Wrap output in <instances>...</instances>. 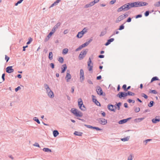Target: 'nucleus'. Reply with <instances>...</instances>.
Instances as JSON below:
<instances>
[{"label": "nucleus", "mask_w": 160, "mask_h": 160, "mask_svg": "<svg viewBox=\"0 0 160 160\" xmlns=\"http://www.w3.org/2000/svg\"><path fill=\"white\" fill-rule=\"evenodd\" d=\"M44 87L48 96L51 98H53L54 97V93L49 87L48 85L47 84H44Z\"/></svg>", "instance_id": "1"}, {"label": "nucleus", "mask_w": 160, "mask_h": 160, "mask_svg": "<svg viewBox=\"0 0 160 160\" xmlns=\"http://www.w3.org/2000/svg\"><path fill=\"white\" fill-rule=\"evenodd\" d=\"M71 112L77 117H82L83 115L82 113L78 110L77 109L72 108L71 110Z\"/></svg>", "instance_id": "2"}, {"label": "nucleus", "mask_w": 160, "mask_h": 160, "mask_svg": "<svg viewBox=\"0 0 160 160\" xmlns=\"http://www.w3.org/2000/svg\"><path fill=\"white\" fill-rule=\"evenodd\" d=\"M88 49H87L82 51L78 56L79 59L81 60L86 55Z\"/></svg>", "instance_id": "3"}, {"label": "nucleus", "mask_w": 160, "mask_h": 160, "mask_svg": "<svg viewBox=\"0 0 160 160\" xmlns=\"http://www.w3.org/2000/svg\"><path fill=\"white\" fill-rule=\"evenodd\" d=\"M87 32V29L84 28L81 31L78 32L76 37L78 38H81L83 35Z\"/></svg>", "instance_id": "4"}, {"label": "nucleus", "mask_w": 160, "mask_h": 160, "mask_svg": "<svg viewBox=\"0 0 160 160\" xmlns=\"http://www.w3.org/2000/svg\"><path fill=\"white\" fill-rule=\"evenodd\" d=\"M97 121L99 123L102 125H105L107 123V120L103 118H99L97 119Z\"/></svg>", "instance_id": "5"}, {"label": "nucleus", "mask_w": 160, "mask_h": 160, "mask_svg": "<svg viewBox=\"0 0 160 160\" xmlns=\"http://www.w3.org/2000/svg\"><path fill=\"white\" fill-rule=\"evenodd\" d=\"M84 79V71L82 69H81L80 72V82H82Z\"/></svg>", "instance_id": "6"}, {"label": "nucleus", "mask_w": 160, "mask_h": 160, "mask_svg": "<svg viewBox=\"0 0 160 160\" xmlns=\"http://www.w3.org/2000/svg\"><path fill=\"white\" fill-rule=\"evenodd\" d=\"M72 76L70 74V71L69 70L67 71V74L65 77V79L67 82H68L69 80L71 78Z\"/></svg>", "instance_id": "7"}, {"label": "nucleus", "mask_w": 160, "mask_h": 160, "mask_svg": "<svg viewBox=\"0 0 160 160\" xmlns=\"http://www.w3.org/2000/svg\"><path fill=\"white\" fill-rule=\"evenodd\" d=\"M127 95H128L127 93L120 92L117 95V96L120 98H121L122 97H125L127 96Z\"/></svg>", "instance_id": "8"}, {"label": "nucleus", "mask_w": 160, "mask_h": 160, "mask_svg": "<svg viewBox=\"0 0 160 160\" xmlns=\"http://www.w3.org/2000/svg\"><path fill=\"white\" fill-rule=\"evenodd\" d=\"M91 63L92 61L91 58H89L88 61V68L89 71H91L92 70L93 66L92 65H91Z\"/></svg>", "instance_id": "9"}, {"label": "nucleus", "mask_w": 160, "mask_h": 160, "mask_svg": "<svg viewBox=\"0 0 160 160\" xmlns=\"http://www.w3.org/2000/svg\"><path fill=\"white\" fill-rule=\"evenodd\" d=\"M96 92L99 95H102L103 93V92L101 87L99 86H98L96 88Z\"/></svg>", "instance_id": "10"}, {"label": "nucleus", "mask_w": 160, "mask_h": 160, "mask_svg": "<svg viewBox=\"0 0 160 160\" xmlns=\"http://www.w3.org/2000/svg\"><path fill=\"white\" fill-rule=\"evenodd\" d=\"M92 97L93 102H94L97 106H100V103L97 100V99L95 98L96 97L94 95H92Z\"/></svg>", "instance_id": "11"}, {"label": "nucleus", "mask_w": 160, "mask_h": 160, "mask_svg": "<svg viewBox=\"0 0 160 160\" xmlns=\"http://www.w3.org/2000/svg\"><path fill=\"white\" fill-rule=\"evenodd\" d=\"M6 72L8 73H11L14 71L12 66L8 67L6 69Z\"/></svg>", "instance_id": "12"}, {"label": "nucleus", "mask_w": 160, "mask_h": 160, "mask_svg": "<svg viewBox=\"0 0 160 160\" xmlns=\"http://www.w3.org/2000/svg\"><path fill=\"white\" fill-rule=\"evenodd\" d=\"M61 23L60 22H58L56 25L53 28L52 30L53 32H55L56 30L60 26Z\"/></svg>", "instance_id": "13"}, {"label": "nucleus", "mask_w": 160, "mask_h": 160, "mask_svg": "<svg viewBox=\"0 0 160 160\" xmlns=\"http://www.w3.org/2000/svg\"><path fill=\"white\" fill-rule=\"evenodd\" d=\"M160 121V116L156 117L155 118L152 120V122L153 123H156Z\"/></svg>", "instance_id": "14"}, {"label": "nucleus", "mask_w": 160, "mask_h": 160, "mask_svg": "<svg viewBox=\"0 0 160 160\" xmlns=\"http://www.w3.org/2000/svg\"><path fill=\"white\" fill-rule=\"evenodd\" d=\"M114 106L112 104H108V109L110 111H113L114 112H115V110L114 109Z\"/></svg>", "instance_id": "15"}, {"label": "nucleus", "mask_w": 160, "mask_h": 160, "mask_svg": "<svg viewBox=\"0 0 160 160\" xmlns=\"http://www.w3.org/2000/svg\"><path fill=\"white\" fill-rule=\"evenodd\" d=\"M124 18L123 17V15H120L116 19V22L118 23L121 20L124 19Z\"/></svg>", "instance_id": "16"}, {"label": "nucleus", "mask_w": 160, "mask_h": 160, "mask_svg": "<svg viewBox=\"0 0 160 160\" xmlns=\"http://www.w3.org/2000/svg\"><path fill=\"white\" fill-rule=\"evenodd\" d=\"M123 6L124 9V11H127L130 9L128 3L124 4Z\"/></svg>", "instance_id": "17"}, {"label": "nucleus", "mask_w": 160, "mask_h": 160, "mask_svg": "<svg viewBox=\"0 0 160 160\" xmlns=\"http://www.w3.org/2000/svg\"><path fill=\"white\" fill-rule=\"evenodd\" d=\"M67 68V66L66 64H64L62 66L61 73H63L65 71Z\"/></svg>", "instance_id": "18"}, {"label": "nucleus", "mask_w": 160, "mask_h": 160, "mask_svg": "<svg viewBox=\"0 0 160 160\" xmlns=\"http://www.w3.org/2000/svg\"><path fill=\"white\" fill-rule=\"evenodd\" d=\"M78 104L79 108H81V106L83 105L82 100L81 98H79L78 99Z\"/></svg>", "instance_id": "19"}, {"label": "nucleus", "mask_w": 160, "mask_h": 160, "mask_svg": "<svg viewBox=\"0 0 160 160\" xmlns=\"http://www.w3.org/2000/svg\"><path fill=\"white\" fill-rule=\"evenodd\" d=\"M139 3L140 4V7L147 6L148 5V3L145 2H139Z\"/></svg>", "instance_id": "20"}, {"label": "nucleus", "mask_w": 160, "mask_h": 160, "mask_svg": "<svg viewBox=\"0 0 160 160\" xmlns=\"http://www.w3.org/2000/svg\"><path fill=\"white\" fill-rule=\"evenodd\" d=\"M53 134L54 137H56L59 134V132L57 130H54L53 132Z\"/></svg>", "instance_id": "21"}, {"label": "nucleus", "mask_w": 160, "mask_h": 160, "mask_svg": "<svg viewBox=\"0 0 160 160\" xmlns=\"http://www.w3.org/2000/svg\"><path fill=\"white\" fill-rule=\"evenodd\" d=\"M74 134L76 136H81L82 134V133L80 132L75 131L74 133Z\"/></svg>", "instance_id": "22"}, {"label": "nucleus", "mask_w": 160, "mask_h": 160, "mask_svg": "<svg viewBox=\"0 0 160 160\" xmlns=\"http://www.w3.org/2000/svg\"><path fill=\"white\" fill-rule=\"evenodd\" d=\"M144 118H136L134 120V121L136 122H139L142 121L144 119Z\"/></svg>", "instance_id": "23"}, {"label": "nucleus", "mask_w": 160, "mask_h": 160, "mask_svg": "<svg viewBox=\"0 0 160 160\" xmlns=\"http://www.w3.org/2000/svg\"><path fill=\"white\" fill-rule=\"evenodd\" d=\"M139 2H133L134 7H140Z\"/></svg>", "instance_id": "24"}, {"label": "nucleus", "mask_w": 160, "mask_h": 160, "mask_svg": "<svg viewBox=\"0 0 160 160\" xmlns=\"http://www.w3.org/2000/svg\"><path fill=\"white\" fill-rule=\"evenodd\" d=\"M43 150L45 152H51V150L48 148H44L43 149Z\"/></svg>", "instance_id": "25"}, {"label": "nucleus", "mask_w": 160, "mask_h": 160, "mask_svg": "<svg viewBox=\"0 0 160 160\" xmlns=\"http://www.w3.org/2000/svg\"><path fill=\"white\" fill-rule=\"evenodd\" d=\"M129 137H127L123 138H121V140L122 141L125 142L126 141H128L129 140Z\"/></svg>", "instance_id": "26"}, {"label": "nucleus", "mask_w": 160, "mask_h": 160, "mask_svg": "<svg viewBox=\"0 0 160 160\" xmlns=\"http://www.w3.org/2000/svg\"><path fill=\"white\" fill-rule=\"evenodd\" d=\"M58 61L60 63H62L63 62L64 60L62 57H60L58 58Z\"/></svg>", "instance_id": "27"}, {"label": "nucleus", "mask_w": 160, "mask_h": 160, "mask_svg": "<svg viewBox=\"0 0 160 160\" xmlns=\"http://www.w3.org/2000/svg\"><path fill=\"white\" fill-rule=\"evenodd\" d=\"M53 54L52 52H50L49 53L48 58L50 60H51L52 59Z\"/></svg>", "instance_id": "28"}, {"label": "nucleus", "mask_w": 160, "mask_h": 160, "mask_svg": "<svg viewBox=\"0 0 160 160\" xmlns=\"http://www.w3.org/2000/svg\"><path fill=\"white\" fill-rule=\"evenodd\" d=\"M126 122V120L125 119H122L119 121L118 122V123L120 124H122Z\"/></svg>", "instance_id": "29"}, {"label": "nucleus", "mask_w": 160, "mask_h": 160, "mask_svg": "<svg viewBox=\"0 0 160 160\" xmlns=\"http://www.w3.org/2000/svg\"><path fill=\"white\" fill-rule=\"evenodd\" d=\"M158 80V78L157 77H154L152 78L151 80V82H152L153 81L155 80Z\"/></svg>", "instance_id": "30"}, {"label": "nucleus", "mask_w": 160, "mask_h": 160, "mask_svg": "<svg viewBox=\"0 0 160 160\" xmlns=\"http://www.w3.org/2000/svg\"><path fill=\"white\" fill-rule=\"evenodd\" d=\"M68 49L67 48H64L63 49L62 51V53L65 54H67L68 52Z\"/></svg>", "instance_id": "31"}, {"label": "nucleus", "mask_w": 160, "mask_h": 160, "mask_svg": "<svg viewBox=\"0 0 160 160\" xmlns=\"http://www.w3.org/2000/svg\"><path fill=\"white\" fill-rule=\"evenodd\" d=\"M121 103L120 102H119L117 104H116V105L117 107V109L118 110H119L120 109V106L121 105Z\"/></svg>", "instance_id": "32"}, {"label": "nucleus", "mask_w": 160, "mask_h": 160, "mask_svg": "<svg viewBox=\"0 0 160 160\" xmlns=\"http://www.w3.org/2000/svg\"><path fill=\"white\" fill-rule=\"evenodd\" d=\"M154 5L156 7H160V1L157 2L155 3Z\"/></svg>", "instance_id": "33"}, {"label": "nucleus", "mask_w": 160, "mask_h": 160, "mask_svg": "<svg viewBox=\"0 0 160 160\" xmlns=\"http://www.w3.org/2000/svg\"><path fill=\"white\" fill-rule=\"evenodd\" d=\"M33 120L36 122L38 124H40V122L38 118L37 117H34L33 118Z\"/></svg>", "instance_id": "34"}, {"label": "nucleus", "mask_w": 160, "mask_h": 160, "mask_svg": "<svg viewBox=\"0 0 160 160\" xmlns=\"http://www.w3.org/2000/svg\"><path fill=\"white\" fill-rule=\"evenodd\" d=\"M123 10L124 11V9L123 6H122L118 9L117 11L118 12H120L122 11Z\"/></svg>", "instance_id": "35"}, {"label": "nucleus", "mask_w": 160, "mask_h": 160, "mask_svg": "<svg viewBox=\"0 0 160 160\" xmlns=\"http://www.w3.org/2000/svg\"><path fill=\"white\" fill-rule=\"evenodd\" d=\"M154 102L153 101H151L148 104V106L149 107H152L153 105Z\"/></svg>", "instance_id": "36"}, {"label": "nucleus", "mask_w": 160, "mask_h": 160, "mask_svg": "<svg viewBox=\"0 0 160 160\" xmlns=\"http://www.w3.org/2000/svg\"><path fill=\"white\" fill-rule=\"evenodd\" d=\"M88 45V43L87 42H86L84 44L81 45V48H84V47H85L86 46H87Z\"/></svg>", "instance_id": "37"}, {"label": "nucleus", "mask_w": 160, "mask_h": 160, "mask_svg": "<svg viewBox=\"0 0 160 160\" xmlns=\"http://www.w3.org/2000/svg\"><path fill=\"white\" fill-rule=\"evenodd\" d=\"M128 4L129 7L130 9L134 7V5L133 2L132 3H128Z\"/></svg>", "instance_id": "38"}, {"label": "nucleus", "mask_w": 160, "mask_h": 160, "mask_svg": "<svg viewBox=\"0 0 160 160\" xmlns=\"http://www.w3.org/2000/svg\"><path fill=\"white\" fill-rule=\"evenodd\" d=\"M80 109L82 111H85L86 110V108L83 105L81 106V108H80Z\"/></svg>", "instance_id": "39"}, {"label": "nucleus", "mask_w": 160, "mask_h": 160, "mask_svg": "<svg viewBox=\"0 0 160 160\" xmlns=\"http://www.w3.org/2000/svg\"><path fill=\"white\" fill-rule=\"evenodd\" d=\"M127 94L128 95L133 96L135 95V94L130 91H128L127 92Z\"/></svg>", "instance_id": "40"}, {"label": "nucleus", "mask_w": 160, "mask_h": 160, "mask_svg": "<svg viewBox=\"0 0 160 160\" xmlns=\"http://www.w3.org/2000/svg\"><path fill=\"white\" fill-rule=\"evenodd\" d=\"M55 32H53L52 30L51 32H50L48 34V35L47 37H48L49 38H50V37Z\"/></svg>", "instance_id": "41"}, {"label": "nucleus", "mask_w": 160, "mask_h": 160, "mask_svg": "<svg viewBox=\"0 0 160 160\" xmlns=\"http://www.w3.org/2000/svg\"><path fill=\"white\" fill-rule=\"evenodd\" d=\"M150 93L156 94L158 93L155 90H151L150 91Z\"/></svg>", "instance_id": "42"}, {"label": "nucleus", "mask_w": 160, "mask_h": 160, "mask_svg": "<svg viewBox=\"0 0 160 160\" xmlns=\"http://www.w3.org/2000/svg\"><path fill=\"white\" fill-rule=\"evenodd\" d=\"M141 96L145 99H147L148 98V96L144 93H142L141 94Z\"/></svg>", "instance_id": "43"}, {"label": "nucleus", "mask_w": 160, "mask_h": 160, "mask_svg": "<svg viewBox=\"0 0 160 160\" xmlns=\"http://www.w3.org/2000/svg\"><path fill=\"white\" fill-rule=\"evenodd\" d=\"M124 28V26L122 24L121 25L120 27H119V28L118 29V30H122V29H123Z\"/></svg>", "instance_id": "44"}, {"label": "nucleus", "mask_w": 160, "mask_h": 160, "mask_svg": "<svg viewBox=\"0 0 160 160\" xmlns=\"http://www.w3.org/2000/svg\"><path fill=\"white\" fill-rule=\"evenodd\" d=\"M135 112H138L140 111V108H136L134 110Z\"/></svg>", "instance_id": "45"}, {"label": "nucleus", "mask_w": 160, "mask_h": 160, "mask_svg": "<svg viewBox=\"0 0 160 160\" xmlns=\"http://www.w3.org/2000/svg\"><path fill=\"white\" fill-rule=\"evenodd\" d=\"M58 4V3H57V2H56V1L54 3H53V4H52L51 5V6H50V7H49V8H51V7H53V6H54L55 5H57V4Z\"/></svg>", "instance_id": "46"}, {"label": "nucleus", "mask_w": 160, "mask_h": 160, "mask_svg": "<svg viewBox=\"0 0 160 160\" xmlns=\"http://www.w3.org/2000/svg\"><path fill=\"white\" fill-rule=\"evenodd\" d=\"M85 126H86L87 128H92L93 129V126H91V125H89L85 124Z\"/></svg>", "instance_id": "47"}, {"label": "nucleus", "mask_w": 160, "mask_h": 160, "mask_svg": "<svg viewBox=\"0 0 160 160\" xmlns=\"http://www.w3.org/2000/svg\"><path fill=\"white\" fill-rule=\"evenodd\" d=\"M93 129H96L97 131H101L102 130V129H100V128L97 127H93Z\"/></svg>", "instance_id": "48"}, {"label": "nucleus", "mask_w": 160, "mask_h": 160, "mask_svg": "<svg viewBox=\"0 0 160 160\" xmlns=\"http://www.w3.org/2000/svg\"><path fill=\"white\" fill-rule=\"evenodd\" d=\"M149 11H147L145 12V16H146V17H147L148 16L149 14Z\"/></svg>", "instance_id": "49"}, {"label": "nucleus", "mask_w": 160, "mask_h": 160, "mask_svg": "<svg viewBox=\"0 0 160 160\" xmlns=\"http://www.w3.org/2000/svg\"><path fill=\"white\" fill-rule=\"evenodd\" d=\"M106 34L105 32H102L100 35V37H102L104 36Z\"/></svg>", "instance_id": "50"}, {"label": "nucleus", "mask_w": 160, "mask_h": 160, "mask_svg": "<svg viewBox=\"0 0 160 160\" xmlns=\"http://www.w3.org/2000/svg\"><path fill=\"white\" fill-rule=\"evenodd\" d=\"M151 140L152 139H148L144 141V142L145 143V144L146 145L149 141H151Z\"/></svg>", "instance_id": "51"}, {"label": "nucleus", "mask_w": 160, "mask_h": 160, "mask_svg": "<svg viewBox=\"0 0 160 160\" xmlns=\"http://www.w3.org/2000/svg\"><path fill=\"white\" fill-rule=\"evenodd\" d=\"M116 2V0H112V1H111L110 2V3L111 4H113L114 3Z\"/></svg>", "instance_id": "52"}, {"label": "nucleus", "mask_w": 160, "mask_h": 160, "mask_svg": "<svg viewBox=\"0 0 160 160\" xmlns=\"http://www.w3.org/2000/svg\"><path fill=\"white\" fill-rule=\"evenodd\" d=\"M32 41V39L31 38H30V39H29V41L27 43V44H29Z\"/></svg>", "instance_id": "53"}, {"label": "nucleus", "mask_w": 160, "mask_h": 160, "mask_svg": "<svg viewBox=\"0 0 160 160\" xmlns=\"http://www.w3.org/2000/svg\"><path fill=\"white\" fill-rule=\"evenodd\" d=\"M114 38H111V39H108V41H109V42H110V43H111V42L113 41H114Z\"/></svg>", "instance_id": "54"}, {"label": "nucleus", "mask_w": 160, "mask_h": 160, "mask_svg": "<svg viewBox=\"0 0 160 160\" xmlns=\"http://www.w3.org/2000/svg\"><path fill=\"white\" fill-rule=\"evenodd\" d=\"M33 145L34 146H36V147H40L39 144L38 143H37V142H35Z\"/></svg>", "instance_id": "55"}, {"label": "nucleus", "mask_w": 160, "mask_h": 160, "mask_svg": "<svg viewBox=\"0 0 160 160\" xmlns=\"http://www.w3.org/2000/svg\"><path fill=\"white\" fill-rule=\"evenodd\" d=\"M82 48H81V45L78 48H77L76 49L75 51H78L80 50Z\"/></svg>", "instance_id": "56"}, {"label": "nucleus", "mask_w": 160, "mask_h": 160, "mask_svg": "<svg viewBox=\"0 0 160 160\" xmlns=\"http://www.w3.org/2000/svg\"><path fill=\"white\" fill-rule=\"evenodd\" d=\"M9 59V58L8 57L7 55H5V59L6 60L7 62Z\"/></svg>", "instance_id": "57"}, {"label": "nucleus", "mask_w": 160, "mask_h": 160, "mask_svg": "<svg viewBox=\"0 0 160 160\" xmlns=\"http://www.w3.org/2000/svg\"><path fill=\"white\" fill-rule=\"evenodd\" d=\"M50 65L51 67L52 68H54V64L53 63H51L50 64Z\"/></svg>", "instance_id": "58"}, {"label": "nucleus", "mask_w": 160, "mask_h": 160, "mask_svg": "<svg viewBox=\"0 0 160 160\" xmlns=\"http://www.w3.org/2000/svg\"><path fill=\"white\" fill-rule=\"evenodd\" d=\"M21 89V87L20 86H18L17 88L15 89V91L17 92L19 90Z\"/></svg>", "instance_id": "59"}, {"label": "nucleus", "mask_w": 160, "mask_h": 160, "mask_svg": "<svg viewBox=\"0 0 160 160\" xmlns=\"http://www.w3.org/2000/svg\"><path fill=\"white\" fill-rule=\"evenodd\" d=\"M89 4V5H90V6L92 7L94 5L95 3H94V2H90Z\"/></svg>", "instance_id": "60"}, {"label": "nucleus", "mask_w": 160, "mask_h": 160, "mask_svg": "<svg viewBox=\"0 0 160 160\" xmlns=\"http://www.w3.org/2000/svg\"><path fill=\"white\" fill-rule=\"evenodd\" d=\"M132 156L131 155H130L128 157V160H132Z\"/></svg>", "instance_id": "61"}, {"label": "nucleus", "mask_w": 160, "mask_h": 160, "mask_svg": "<svg viewBox=\"0 0 160 160\" xmlns=\"http://www.w3.org/2000/svg\"><path fill=\"white\" fill-rule=\"evenodd\" d=\"M126 87L127 86L126 84L123 85L122 87V88L125 91H126V90L127 89Z\"/></svg>", "instance_id": "62"}, {"label": "nucleus", "mask_w": 160, "mask_h": 160, "mask_svg": "<svg viewBox=\"0 0 160 160\" xmlns=\"http://www.w3.org/2000/svg\"><path fill=\"white\" fill-rule=\"evenodd\" d=\"M87 82L89 84H93V83H92V82L90 79H88L87 80Z\"/></svg>", "instance_id": "63"}, {"label": "nucleus", "mask_w": 160, "mask_h": 160, "mask_svg": "<svg viewBox=\"0 0 160 160\" xmlns=\"http://www.w3.org/2000/svg\"><path fill=\"white\" fill-rule=\"evenodd\" d=\"M89 7H90V5H89V4L88 3V4H86L85 6H84V8H88Z\"/></svg>", "instance_id": "64"}]
</instances>
